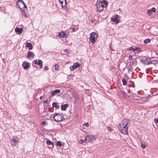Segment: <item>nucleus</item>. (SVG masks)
I'll use <instances>...</instances> for the list:
<instances>
[{
    "instance_id": "45",
    "label": "nucleus",
    "mask_w": 158,
    "mask_h": 158,
    "mask_svg": "<svg viewBox=\"0 0 158 158\" xmlns=\"http://www.w3.org/2000/svg\"><path fill=\"white\" fill-rule=\"evenodd\" d=\"M42 66H43V65L42 64L40 65V68L41 69L42 67Z\"/></svg>"
},
{
    "instance_id": "25",
    "label": "nucleus",
    "mask_w": 158,
    "mask_h": 158,
    "mask_svg": "<svg viewBox=\"0 0 158 158\" xmlns=\"http://www.w3.org/2000/svg\"><path fill=\"white\" fill-rule=\"evenodd\" d=\"M47 143L48 145H52L53 147V143L48 139L47 140Z\"/></svg>"
},
{
    "instance_id": "4",
    "label": "nucleus",
    "mask_w": 158,
    "mask_h": 158,
    "mask_svg": "<svg viewBox=\"0 0 158 158\" xmlns=\"http://www.w3.org/2000/svg\"><path fill=\"white\" fill-rule=\"evenodd\" d=\"M17 5L21 10H24V8H27V7L25 3L23 1H21L19 3H17Z\"/></svg>"
},
{
    "instance_id": "17",
    "label": "nucleus",
    "mask_w": 158,
    "mask_h": 158,
    "mask_svg": "<svg viewBox=\"0 0 158 158\" xmlns=\"http://www.w3.org/2000/svg\"><path fill=\"white\" fill-rule=\"evenodd\" d=\"M121 92L122 94V96L123 98H126L128 97V95L127 94V93L125 92L124 91L122 90Z\"/></svg>"
},
{
    "instance_id": "29",
    "label": "nucleus",
    "mask_w": 158,
    "mask_h": 158,
    "mask_svg": "<svg viewBox=\"0 0 158 158\" xmlns=\"http://www.w3.org/2000/svg\"><path fill=\"white\" fill-rule=\"evenodd\" d=\"M56 144L59 147H61L62 146L61 143L60 141H57L56 143Z\"/></svg>"
},
{
    "instance_id": "26",
    "label": "nucleus",
    "mask_w": 158,
    "mask_h": 158,
    "mask_svg": "<svg viewBox=\"0 0 158 158\" xmlns=\"http://www.w3.org/2000/svg\"><path fill=\"white\" fill-rule=\"evenodd\" d=\"M150 40L149 39H147L144 40L143 42L145 44H147L150 42Z\"/></svg>"
},
{
    "instance_id": "39",
    "label": "nucleus",
    "mask_w": 158,
    "mask_h": 158,
    "mask_svg": "<svg viewBox=\"0 0 158 158\" xmlns=\"http://www.w3.org/2000/svg\"><path fill=\"white\" fill-rule=\"evenodd\" d=\"M44 68L45 70H48V69H48V67L47 66H45V67H44Z\"/></svg>"
},
{
    "instance_id": "32",
    "label": "nucleus",
    "mask_w": 158,
    "mask_h": 158,
    "mask_svg": "<svg viewBox=\"0 0 158 158\" xmlns=\"http://www.w3.org/2000/svg\"><path fill=\"white\" fill-rule=\"evenodd\" d=\"M41 124L44 126L47 125V124L44 121Z\"/></svg>"
},
{
    "instance_id": "43",
    "label": "nucleus",
    "mask_w": 158,
    "mask_h": 158,
    "mask_svg": "<svg viewBox=\"0 0 158 158\" xmlns=\"http://www.w3.org/2000/svg\"><path fill=\"white\" fill-rule=\"evenodd\" d=\"M87 140L88 141V139H86V137H85V139L84 140H83V142H85V143L86 142Z\"/></svg>"
},
{
    "instance_id": "42",
    "label": "nucleus",
    "mask_w": 158,
    "mask_h": 158,
    "mask_svg": "<svg viewBox=\"0 0 158 158\" xmlns=\"http://www.w3.org/2000/svg\"><path fill=\"white\" fill-rule=\"evenodd\" d=\"M125 127H127V126H126V127L125 126L124 127H123V126H122V127H118V128H121L123 129V128H125Z\"/></svg>"
},
{
    "instance_id": "24",
    "label": "nucleus",
    "mask_w": 158,
    "mask_h": 158,
    "mask_svg": "<svg viewBox=\"0 0 158 158\" xmlns=\"http://www.w3.org/2000/svg\"><path fill=\"white\" fill-rule=\"evenodd\" d=\"M52 106L53 107H55L56 109H58L59 108V106L57 105V103L56 102H54L52 103Z\"/></svg>"
},
{
    "instance_id": "28",
    "label": "nucleus",
    "mask_w": 158,
    "mask_h": 158,
    "mask_svg": "<svg viewBox=\"0 0 158 158\" xmlns=\"http://www.w3.org/2000/svg\"><path fill=\"white\" fill-rule=\"evenodd\" d=\"M21 11H23L22 12V14L24 16L25 18H26L27 17V15H26L25 12H24V10H21Z\"/></svg>"
},
{
    "instance_id": "12",
    "label": "nucleus",
    "mask_w": 158,
    "mask_h": 158,
    "mask_svg": "<svg viewBox=\"0 0 158 158\" xmlns=\"http://www.w3.org/2000/svg\"><path fill=\"white\" fill-rule=\"evenodd\" d=\"M22 65L23 67V68L25 69H28L29 67V64L28 62H23Z\"/></svg>"
},
{
    "instance_id": "30",
    "label": "nucleus",
    "mask_w": 158,
    "mask_h": 158,
    "mask_svg": "<svg viewBox=\"0 0 158 158\" xmlns=\"http://www.w3.org/2000/svg\"><path fill=\"white\" fill-rule=\"evenodd\" d=\"M42 63L43 62L41 60H39L38 61V62H37V64H38V65H40L42 64Z\"/></svg>"
},
{
    "instance_id": "16",
    "label": "nucleus",
    "mask_w": 158,
    "mask_h": 158,
    "mask_svg": "<svg viewBox=\"0 0 158 158\" xmlns=\"http://www.w3.org/2000/svg\"><path fill=\"white\" fill-rule=\"evenodd\" d=\"M34 56V54L33 52L31 51H28L27 57V58H29L30 57L33 58Z\"/></svg>"
},
{
    "instance_id": "33",
    "label": "nucleus",
    "mask_w": 158,
    "mask_h": 158,
    "mask_svg": "<svg viewBox=\"0 0 158 158\" xmlns=\"http://www.w3.org/2000/svg\"><path fill=\"white\" fill-rule=\"evenodd\" d=\"M129 50L131 51L133 50L134 52L135 51V50L134 49V48L132 47H131L129 48Z\"/></svg>"
},
{
    "instance_id": "11",
    "label": "nucleus",
    "mask_w": 158,
    "mask_h": 158,
    "mask_svg": "<svg viewBox=\"0 0 158 158\" xmlns=\"http://www.w3.org/2000/svg\"><path fill=\"white\" fill-rule=\"evenodd\" d=\"M127 127H125V128L123 129L119 128V130L122 133L124 134H127Z\"/></svg>"
},
{
    "instance_id": "37",
    "label": "nucleus",
    "mask_w": 158,
    "mask_h": 158,
    "mask_svg": "<svg viewBox=\"0 0 158 158\" xmlns=\"http://www.w3.org/2000/svg\"><path fill=\"white\" fill-rule=\"evenodd\" d=\"M132 56L131 55H130L129 56V59L130 60H131L132 59Z\"/></svg>"
},
{
    "instance_id": "2",
    "label": "nucleus",
    "mask_w": 158,
    "mask_h": 158,
    "mask_svg": "<svg viewBox=\"0 0 158 158\" xmlns=\"http://www.w3.org/2000/svg\"><path fill=\"white\" fill-rule=\"evenodd\" d=\"M53 118L54 120L57 122L61 121L64 118L62 116L56 113L53 114Z\"/></svg>"
},
{
    "instance_id": "6",
    "label": "nucleus",
    "mask_w": 158,
    "mask_h": 158,
    "mask_svg": "<svg viewBox=\"0 0 158 158\" xmlns=\"http://www.w3.org/2000/svg\"><path fill=\"white\" fill-rule=\"evenodd\" d=\"M80 64L77 63H76L73 65L70 66V69L71 71H73L75 69L79 67Z\"/></svg>"
},
{
    "instance_id": "35",
    "label": "nucleus",
    "mask_w": 158,
    "mask_h": 158,
    "mask_svg": "<svg viewBox=\"0 0 158 158\" xmlns=\"http://www.w3.org/2000/svg\"><path fill=\"white\" fill-rule=\"evenodd\" d=\"M107 129L109 131H111L112 130V129L111 128L109 127H107Z\"/></svg>"
},
{
    "instance_id": "3",
    "label": "nucleus",
    "mask_w": 158,
    "mask_h": 158,
    "mask_svg": "<svg viewBox=\"0 0 158 158\" xmlns=\"http://www.w3.org/2000/svg\"><path fill=\"white\" fill-rule=\"evenodd\" d=\"M96 139L95 135H89L86 136V139H88V142L92 143Z\"/></svg>"
},
{
    "instance_id": "5",
    "label": "nucleus",
    "mask_w": 158,
    "mask_h": 158,
    "mask_svg": "<svg viewBox=\"0 0 158 158\" xmlns=\"http://www.w3.org/2000/svg\"><path fill=\"white\" fill-rule=\"evenodd\" d=\"M69 35V32L68 31H65V32H61L59 34L60 38H64L67 37Z\"/></svg>"
},
{
    "instance_id": "15",
    "label": "nucleus",
    "mask_w": 158,
    "mask_h": 158,
    "mask_svg": "<svg viewBox=\"0 0 158 158\" xmlns=\"http://www.w3.org/2000/svg\"><path fill=\"white\" fill-rule=\"evenodd\" d=\"M156 11V9L154 7H152V9H149L148 11V14L150 15L152 14V12H155Z\"/></svg>"
},
{
    "instance_id": "21",
    "label": "nucleus",
    "mask_w": 158,
    "mask_h": 158,
    "mask_svg": "<svg viewBox=\"0 0 158 158\" xmlns=\"http://www.w3.org/2000/svg\"><path fill=\"white\" fill-rule=\"evenodd\" d=\"M26 46L28 48V49L29 50H31L33 48L32 45L31 43H27L26 44Z\"/></svg>"
},
{
    "instance_id": "14",
    "label": "nucleus",
    "mask_w": 158,
    "mask_h": 158,
    "mask_svg": "<svg viewBox=\"0 0 158 158\" xmlns=\"http://www.w3.org/2000/svg\"><path fill=\"white\" fill-rule=\"evenodd\" d=\"M23 30V29L22 28H16L15 29V32L19 34H21Z\"/></svg>"
},
{
    "instance_id": "20",
    "label": "nucleus",
    "mask_w": 158,
    "mask_h": 158,
    "mask_svg": "<svg viewBox=\"0 0 158 158\" xmlns=\"http://www.w3.org/2000/svg\"><path fill=\"white\" fill-rule=\"evenodd\" d=\"M68 105L67 104L64 105H62L61 106V109L62 110H66V108L68 107Z\"/></svg>"
},
{
    "instance_id": "13",
    "label": "nucleus",
    "mask_w": 158,
    "mask_h": 158,
    "mask_svg": "<svg viewBox=\"0 0 158 158\" xmlns=\"http://www.w3.org/2000/svg\"><path fill=\"white\" fill-rule=\"evenodd\" d=\"M96 5L97 6V11L100 12L103 10V9L101 7L100 5L98 2L96 3Z\"/></svg>"
},
{
    "instance_id": "34",
    "label": "nucleus",
    "mask_w": 158,
    "mask_h": 158,
    "mask_svg": "<svg viewBox=\"0 0 158 158\" xmlns=\"http://www.w3.org/2000/svg\"><path fill=\"white\" fill-rule=\"evenodd\" d=\"M78 143L80 144H82L83 143V140L82 139H80Z\"/></svg>"
},
{
    "instance_id": "44",
    "label": "nucleus",
    "mask_w": 158,
    "mask_h": 158,
    "mask_svg": "<svg viewBox=\"0 0 158 158\" xmlns=\"http://www.w3.org/2000/svg\"><path fill=\"white\" fill-rule=\"evenodd\" d=\"M44 103H47L48 102V101L47 100H45L44 101Z\"/></svg>"
},
{
    "instance_id": "18",
    "label": "nucleus",
    "mask_w": 158,
    "mask_h": 158,
    "mask_svg": "<svg viewBox=\"0 0 158 158\" xmlns=\"http://www.w3.org/2000/svg\"><path fill=\"white\" fill-rule=\"evenodd\" d=\"M60 90L58 89H56L54 91H52L51 92V94L52 96H54L56 94H58L60 93Z\"/></svg>"
},
{
    "instance_id": "7",
    "label": "nucleus",
    "mask_w": 158,
    "mask_h": 158,
    "mask_svg": "<svg viewBox=\"0 0 158 158\" xmlns=\"http://www.w3.org/2000/svg\"><path fill=\"white\" fill-rule=\"evenodd\" d=\"M148 58H146L145 59H143L141 60V62L145 64L148 65L152 64V62L151 61H148Z\"/></svg>"
},
{
    "instance_id": "22",
    "label": "nucleus",
    "mask_w": 158,
    "mask_h": 158,
    "mask_svg": "<svg viewBox=\"0 0 158 158\" xmlns=\"http://www.w3.org/2000/svg\"><path fill=\"white\" fill-rule=\"evenodd\" d=\"M147 146V143L145 142H142L141 143V147L144 149Z\"/></svg>"
},
{
    "instance_id": "38",
    "label": "nucleus",
    "mask_w": 158,
    "mask_h": 158,
    "mask_svg": "<svg viewBox=\"0 0 158 158\" xmlns=\"http://www.w3.org/2000/svg\"><path fill=\"white\" fill-rule=\"evenodd\" d=\"M34 64H37V60H34Z\"/></svg>"
},
{
    "instance_id": "48",
    "label": "nucleus",
    "mask_w": 158,
    "mask_h": 158,
    "mask_svg": "<svg viewBox=\"0 0 158 158\" xmlns=\"http://www.w3.org/2000/svg\"><path fill=\"white\" fill-rule=\"evenodd\" d=\"M42 96H40V99H41V98H42Z\"/></svg>"
},
{
    "instance_id": "31",
    "label": "nucleus",
    "mask_w": 158,
    "mask_h": 158,
    "mask_svg": "<svg viewBox=\"0 0 158 158\" xmlns=\"http://www.w3.org/2000/svg\"><path fill=\"white\" fill-rule=\"evenodd\" d=\"M55 70H56L58 69L59 66L57 64H55Z\"/></svg>"
},
{
    "instance_id": "36",
    "label": "nucleus",
    "mask_w": 158,
    "mask_h": 158,
    "mask_svg": "<svg viewBox=\"0 0 158 158\" xmlns=\"http://www.w3.org/2000/svg\"><path fill=\"white\" fill-rule=\"evenodd\" d=\"M154 122L156 123H158V118L155 119Z\"/></svg>"
},
{
    "instance_id": "41",
    "label": "nucleus",
    "mask_w": 158,
    "mask_h": 158,
    "mask_svg": "<svg viewBox=\"0 0 158 158\" xmlns=\"http://www.w3.org/2000/svg\"><path fill=\"white\" fill-rule=\"evenodd\" d=\"M21 1H23L22 0H17V3H19Z\"/></svg>"
},
{
    "instance_id": "8",
    "label": "nucleus",
    "mask_w": 158,
    "mask_h": 158,
    "mask_svg": "<svg viewBox=\"0 0 158 158\" xmlns=\"http://www.w3.org/2000/svg\"><path fill=\"white\" fill-rule=\"evenodd\" d=\"M128 124L127 121L125 119L123 120L122 122H121L119 124L118 127H121L123 126L124 127L125 126L126 127Z\"/></svg>"
},
{
    "instance_id": "9",
    "label": "nucleus",
    "mask_w": 158,
    "mask_h": 158,
    "mask_svg": "<svg viewBox=\"0 0 158 158\" xmlns=\"http://www.w3.org/2000/svg\"><path fill=\"white\" fill-rule=\"evenodd\" d=\"M98 3L103 9L104 7H106L107 6V2L105 0H103L101 2Z\"/></svg>"
},
{
    "instance_id": "23",
    "label": "nucleus",
    "mask_w": 158,
    "mask_h": 158,
    "mask_svg": "<svg viewBox=\"0 0 158 158\" xmlns=\"http://www.w3.org/2000/svg\"><path fill=\"white\" fill-rule=\"evenodd\" d=\"M12 141L15 143H16L18 142V139L17 137L14 136L13 138Z\"/></svg>"
},
{
    "instance_id": "40",
    "label": "nucleus",
    "mask_w": 158,
    "mask_h": 158,
    "mask_svg": "<svg viewBox=\"0 0 158 158\" xmlns=\"http://www.w3.org/2000/svg\"><path fill=\"white\" fill-rule=\"evenodd\" d=\"M86 125V127H88L89 126V124L88 123H87L85 124H84L83 125Z\"/></svg>"
},
{
    "instance_id": "19",
    "label": "nucleus",
    "mask_w": 158,
    "mask_h": 158,
    "mask_svg": "<svg viewBox=\"0 0 158 158\" xmlns=\"http://www.w3.org/2000/svg\"><path fill=\"white\" fill-rule=\"evenodd\" d=\"M59 1L61 4L62 7H64L65 6L66 4V1L65 0H59Z\"/></svg>"
},
{
    "instance_id": "1",
    "label": "nucleus",
    "mask_w": 158,
    "mask_h": 158,
    "mask_svg": "<svg viewBox=\"0 0 158 158\" xmlns=\"http://www.w3.org/2000/svg\"><path fill=\"white\" fill-rule=\"evenodd\" d=\"M98 37V35L95 32H92L90 34V36L89 38V41L92 44H94L96 42Z\"/></svg>"
},
{
    "instance_id": "46",
    "label": "nucleus",
    "mask_w": 158,
    "mask_h": 158,
    "mask_svg": "<svg viewBox=\"0 0 158 158\" xmlns=\"http://www.w3.org/2000/svg\"><path fill=\"white\" fill-rule=\"evenodd\" d=\"M138 48H135V49H134V50H138Z\"/></svg>"
},
{
    "instance_id": "10",
    "label": "nucleus",
    "mask_w": 158,
    "mask_h": 158,
    "mask_svg": "<svg viewBox=\"0 0 158 158\" xmlns=\"http://www.w3.org/2000/svg\"><path fill=\"white\" fill-rule=\"evenodd\" d=\"M118 15H116L114 18H111V21L112 22H114L116 23L117 24L119 22V20L118 19Z\"/></svg>"
},
{
    "instance_id": "47",
    "label": "nucleus",
    "mask_w": 158,
    "mask_h": 158,
    "mask_svg": "<svg viewBox=\"0 0 158 158\" xmlns=\"http://www.w3.org/2000/svg\"><path fill=\"white\" fill-rule=\"evenodd\" d=\"M72 30H73V31H75V29H74V28H73L72 29Z\"/></svg>"
},
{
    "instance_id": "27",
    "label": "nucleus",
    "mask_w": 158,
    "mask_h": 158,
    "mask_svg": "<svg viewBox=\"0 0 158 158\" xmlns=\"http://www.w3.org/2000/svg\"><path fill=\"white\" fill-rule=\"evenodd\" d=\"M123 85H126L127 84V81L125 79H123L122 80Z\"/></svg>"
}]
</instances>
